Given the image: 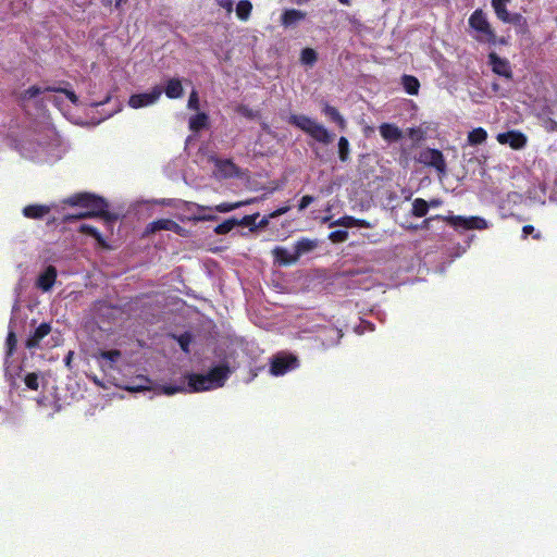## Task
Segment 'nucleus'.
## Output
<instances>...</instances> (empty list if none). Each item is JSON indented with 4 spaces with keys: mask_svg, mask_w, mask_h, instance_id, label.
Listing matches in <instances>:
<instances>
[{
    "mask_svg": "<svg viewBox=\"0 0 557 557\" xmlns=\"http://www.w3.org/2000/svg\"><path fill=\"white\" fill-rule=\"evenodd\" d=\"M65 205L71 207H82L89 211L94 218H102L106 221H115L117 216L108 211V202L104 198L89 194L78 193L63 200Z\"/></svg>",
    "mask_w": 557,
    "mask_h": 557,
    "instance_id": "1",
    "label": "nucleus"
},
{
    "mask_svg": "<svg viewBox=\"0 0 557 557\" xmlns=\"http://www.w3.org/2000/svg\"><path fill=\"white\" fill-rule=\"evenodd\" d=\"M288 122L321 144L329 145L334 140V134L307 115L292 114Z\"/></svg>",
    "mask_w": 557,
    "mask_h": 557,
    "instance_id": "2",
    "label": "nucleus"
},
{
    "mask_svg": "<svg viewBox=\"0 0 557 557\" xmlns=\"http://www.w3.org/2000/svg\"><path fill=\"white\" fill-rule=\"evenodd\" d=\"M431 220H442L447 224L455 228H463V230H485L487 228V222L485 219L480 216H462V215H454L451 212L448 215L436 214L434 216L428 218L423 221L425 225L429 224Z\"/></svg>",
    "mask_w": 557,
    "mask_h": 557,
    "instance_id": "3",
    "label": "nucleus"
},
{
    "mask_svg": "<svg viewBox=\"0 0 557 557\" xmlns=\"http://www.w3.org/2000/svg\"><path fill=\"white\" fill-rule=\"evenodd\" d=\"M468 23L469 26L479 34L475 37L476 40L486 41L492 45L496 44V34L482 9H476L473 11L468 20Z\"/></svg>",
    "mask_w": 557,
    "mask_h": 557,
    "instance_id": "4",
    "label": "nucleus"
},
{
    "mask_svg": "<svg viewBox=\"0 0 557 557\" xmlns=\"http://www.w3.org/2000/svg\"><path fill=\"white\" fill-rule=\"evenodd\" d=\"M419 163L434 168L438 173H446V161L443 152L438 149L425 148L419 152L417 158Z\"/></svg>",
    "mask_w": 557,
    "mask_h": 557,
    "instance_id": "5",
    "label": "nucleus"
},
{
    "mask_svg": "<svg viewBox=\"0 0 557 557\" xmlns=\"http://www.w3.org/2000/svg\"><path fill=\"white\" fill-rule=\"evenodd\" d=\"M297 367L298 359L296 356L290 354H278L272 359L270 372L275 376H280Z\"/></svg>",
    "mask_w": 557,
    "mask_h": 557,
    "instance_id": "6",
    "label": "nucleus"
},
{
    "mask_svg": "<svg viewBox=\"0 0 557 557\" xmlns=\"http://www.w3.org/2000/svg\"><path fill=\"white\" fill-rule=\"evenodd\" d=\"M162 95L161 86H154L149 92L134 94L128 99L129 107L139 109L153 104L159 100Z\"/></svg>",
    "mask_w": 557,
    "mask_h": 557,
    "instance_id": "7",
    "label": "nucleus"
},
{
    "mask_svg": "<svg viewBox=\"0 0 557 557\" xmlns=\"http://www.w3.org/2000/svg\"><path fill=\"white\" fill-rule=\"evenodd\" d=\"M216 176L220 178L243 177L242 170L230 159H215Z\"/></svg>",
    "mask_w": 557,
    "mask_h": 557,
    "instance_id": "8",
    "label": "nucleus"
},
{
    "mask_svg": "<svg viewBox=\"0 0 557 557\" xmlns=\"http://www.w3.org/2000/svg\"><path fill=\"white\" fill-rule=\"evenodd\" d=\"M230 373V366L225 362L211 368L205 375L209 380L210 385H212V388H218L225 384Z\"/></svg>",
    "mask_w": 557,
    "mask_h": 557,
    "instance_id": "9",
    "label": "nucleus"
},
{
    "mask_svg": "<svg viewBox=\"0 0 557 557\" xmlns=\"http://www.w3.org/2000/svg\"><path fill=\"white\" fill-rule=\"evenodd\" d=\"M171 231L177 235H182L184 232V228L176 223L175 221L171 219H159L156 221L150 222L145 231V234H153L159 231Z\"/></svg>",
    "mask_w": 557,
    "mask_h": 557,
    "instance_id": "10",
    "label": "nucleus"
},
{
    "mask_svg": "<svg viewBox=\"0 0 557 557\" xmlns=\"http://www.w3.org/2000/svg\"><path fill=\"white\" fill-rule=\"evenodd\" d=\"M488 63L492 66L494 73L499 76H504L508 79L512 78V71L510 63L507 59L500 58L496 52L488 54Z\"/></svg>",
    "mask_w": 557,
    "mask_h": 557,
    "instance_id": "11",
    "label": "nucleus"
},
{
    "mask_svg": "<svg viewBox=\"0 0 557 557\" xmlns=\"http://www.w3.org/2000/svg\"><path fill=\"white\" fill-rule=\"evenodd\" d=\"M187 379V387L186 392L189 393H198L213 389L212 385H210L209 380L205 374L198 373H189L186 375Z\"/></svg>",
    "mask_w": 557,
    "mask_h": 557,
    "instance_id": "12",
    "label": "nucleus"
},
{
    "mask_svg": "<svg viewBox=\"0 0 557 557\" xmlns=\"http://www.w3.org/2000/svg\"><path fill=\"white\" fill-rule=\"evenodd\" d=\"M497 140L500 144H509L512 149H521L527 144V137L522 133L516 131L498 134Z\"/></svg>",
    "mask_w": 557,
    "mask_h": 557,
    "instance_id": "13",
    "label": "nucleus"
},
{
    "mask_svg": "<svg viewBox=\"0 0 557 557\" xmlns=\"http://www.w3.org/2000/svg\"><path fill=\"white\" fill-rule=\"evenodd\" d=\"M51 332L50 323L44 322L39 324L36 330L28 336L25 342V347L29 350L38 348L40 342Z\"/></svg>",
    "mask_w": 557,
    "mask_h": 557,
    "instance_id": "14",
    "label": "nucleus"
},
{
    "mask_svg": "<svg viewBox=\"0 0 557 557\" xmlns=\"http://www.w3.org/2000/svg\"><path fill=\"white\" fill-rule=\"evenodd\" d=\"M57 275V269L53 265H48L37 278V287L42 292H49L55 283Z\"/></svg>",
    "mask_w": 557,
    "mask_h": 557,
    "instance_id": "15",
    "label": "nucleus"
},
{
    "mask_svg": "<svg viewBox=\"0 0 557 557\" xmlns=\"http://www.w3.org/2000/svg\"><path fill=\"white\" fill-rule=\"evenodd\" d=\"M379 131L381 136L389 143L398 141L403 138V132L401 129L392 123H382L379 126Z\"/></svg>",
    "mask_w": 557,
    "mask_h": 557,
    "instance_id": "16",
    "label": "nucleus"
},
{
    "mask_svg": "<svg viewBox=\"0 0 557 557\" xmlns=\"http://www.w3.org/2000/svg\"><path fill=\"white\" fill-rule=\"evenodd\" d=\"M272 253H273L275 262H277L281 265H290V264H295L298 261L295 252H290V251H288V249L281 247V246H276L272 250Z\"/></svg>",
    "mask_w": 557,
    "mask_h": 557,
    "instance_id": "17",
    "label": "nucleus"
},
{
    "mask_svg": "<svg viewBox=\"0 0 557 557\" xmlns=\"http://www.w3.org/2000/svg\"><path fill=\"white\" fill-rule=\"evenodd\" d=\"M305 17H306L305 12H302L300 10H296V9H288L283 12V14L281 16V23L283 26L289 27V26L296 24L297 22L305 20Z\"/></svg>",
    "mask_w": 557,
    "mask_h": 557,
    "instance_id": "18",
    "label": "nucleus"
},
{
    "mask_svg": "<svg viewBox=\"0 0 557 557\" xmlns=\"http://www.w3.org/2000/svg\"><path fill=\"white\" fill-rule=\"evenodd\" d=\"M50 212V207L46 205H28L24 207L23 214L28 219H42Z\"/></svg>",
    "mask_w": 557,
    "mask_h": 557,
    "instance_id": "19",
    "label": "nucleus"
},
{
    "mask_svg": "<svg viewBox=\"0 0 557 557\" xmlns=\"http://www.w3.org/2000/svg\"><path fill=\"white\" fill-rule=\"evenodd\" d=\"M318 246V243L317 240L314 239H310V238H306V237H302L300 238L299 240H297L295 243V255L297 256V259L299 260V258L305 255V253H308L312 250H314Z\"/></svg>",
    "mask_w": 557,
    "mask_h": 557,
    "instance_id": "20",
    "label": "nucleus"
},
{
    "mask_svg": "<svg viewBox=\"0 0 557 557\" xmlns=\"http://www.w3.org/2000/svg\"><path fill=\"white\" fill-rule=\"evenodd\" d=\"M164 92L170 99H177L183 96L184 89L180 78H171L168 81Z\"/></svg>",
    "mask_w": 557,
    "mask_h": 557,
    "instance_id": "21",
    "label": "nucleus"
},
{
    "mask_svg": "<svg viewBox=\"0 0 557 557\" xmlns=\"http://www.w3.org/2000/svg\"><path fill=\"white\" fill-rule=\"evenodd\" d=\"M322 111L332 122L336 123L341 129L346 128V120L335 107L325 103Z\"/></svg>",
    "mask_w": 557,
    "mask_h": 557,
    "instance_id": "22",
    "label": "nucleus"
},
{
    "mask_svg": "<svg viewBox=\"0 0 557 557\" xmlns=\"http://www.w3.org/2000/svg\"><path fill=\"white\" fill-rule=\"evenodd\" d=\"M401 85L408 95H418L420 88V82L416 76L405 74L401 77Z\"/></svg>",
    "mask_w": 557,
    "mask_h": 557,
    "instance_id": "23",
    "label": "nucleus"
},
{
    "mask_svg": "<svg viewBox=\"0 0 557 557\" xmlns=\"http://www.w3.org/2000/svg\"><path fill=\"white\" fill-rule=\"evenodd\" d=\"M209 116L205 112L197 113L189 119V129L199 132L208 126Z\"/></svg>",
    "mask_w": 557,
    "mask_h": 557,
    "instance_id": "24",
    "label": "nucleus"
},
{
    "mask_svg": "<svg viewBox=\"0 0 557 557\" xmlns=\"http://www.w3.org/2000/svg\"><path fill=\"white\" fill-rule=\"evenodd\" d=\"M63 85L65 86H69L70 83L69 82H62ZM46 90L48 91H51V92H60V94H63L65 95V97L75 106L78 104V97L77 95L72 90V89H69L67 87H62V86H47L46 87Z\"/></svg>",
    "mask_w": 557,
    "mask_h": 557,
    "instance_id": "25",
    "label": "nucleus"
},
{
    "mask_svg": "<svg viewBox=\"0 0 557 557\" xmlns=\"http://www.w3.org/2000/svg\"><path fill=\"white\" fill-rule=\"evenodd\" d=\"M487 139V132L483 127H476L469 132L468 134V144L470 146H478L485 143Z\"/></svg>",
    "mask_w": 557,
    "mask_h": 557,
    "instance_id": "26",
    "label": "nucleus"
},
{
    "mask_svg": "<svg viewBox=\"0 0 557 557\" xmlns=\"http://www.w3.org/2000/svg\"><path fill=\"white\" fill-rule=\"evenodd\" d=\"M78 232L94 237L101 247H107V243L102 234L95 226L89 224H82L78 227Z\"/></svg>",
    "mask_w": 557,
    "mask_h": 557,
    "instance_id": "27",
    "label": "nucleus"
},
{
    "mask_svg": "<svg viewBox=\"0 0 557 557\" xmlns=\"http://www.w3.org/2000/svg\"><path fill=\"white\" fill-rule=\"evenodd\" d=\"M507 23L515 25L518 34L524 35L529 32L527 18L520 13H513Z\"/></svg>",
    "mask_w": 557,
    "mask_h": 557,
    "instance_id": "28",
    "label": "nucleus"
},
{
    "mask_svg": "<svg viewBox=\"0 0 557 557\" xmlns=\"http://www.w3.org/2000/svg\"><path fill=\"white\" fill-rule=\"evenodd\" d=\"M429 203L422 198H416L412 202L411 214L416 218H423L428 214Z\"/></svg>",
    "mask_w": 557,
    "mask_h": 557,
    "instance_id": "29",
    "label": "nucleus"
},
{
    "mask_svg": "<svg viewBox=\"0 0 557 557\" xmlns=\"http://www.w3.org/2000/svg\"><path fill=\"white\" fill-rule=\"evenodd\" d=\"M251 11L252 4L249 0H240L236 5V15L240 21H247Z\"/></svg>",
    "mask_w": 557,
    "mask_h": 557,
    "instance_id": "30",
    "label": "nucleus"
},
{
    "mask_svg": "<svg viewBox=\"0 0 557 557\" xmlns=\"http://www.w3.org/2000/svg\"><path fill=\"white\" fill-rule=\"evenodd\" d=\"M255 201H256V198L249 199V200H246V201H237V202H234V203L222 202V203L215 206L214 210L218 211V212H221V213H226V212H231V211H233V210H235L237 208H240L243 206L252 203Z\"/></svg>",
    "mask_w": 557,
    "mask_h": 557,
    "instance_id": "31",
    "label": "nucleus"
},
{
    "mask_svg": "<svg viewBox=\"0 0 557 557\" xmlns=\"http://www.w3.org/2000/svg\"><path fill=\"white\" fill-rule=\"evenodd\" d=\"M491 3L498 20H500L504 23H507L509 18L512 16V14H510L507 10V3L494 1H491Z\"/></svg>",
    "mask_w": 557,
    "mask_h": 557,
    "instance_id": "32",
    "label": "nucleus"
},
{
    "mask_svg": "<svg viewBox=\"0 0 557 557\" xmlns=\"http://www.w3.org/2000/svg\"><path fill=\"white\" fill-rule=\"evenodd\" d=\"M237 226V219L231 218L215 226L214 232L218 235H225Z\"/></svg>",
    "mask_w": 557,
    "mask_h": 557,
    "instance_id": "33",
    "label": "nucleus"
},
{
    "mask_svg": "<svg viewBox=\"0 0 557 557\" xmlns=\"http://www.w3.org/2000/svg\"><path fill=\"white\" fill-rule=\"evenodd\" d=\"M318 60V53L312 48H305L300 53V61L306 65H313Z\"/></svg>",
    "mask_w": 557,
    "mask_h": 557,
    "instance_id": "34",
    "label": "nucleus"
},
{
    "mask_svg": "<svg viewBox=\"0 0 557 557\" xmlns=\"http://www.w3.org/2000/svg\"><path fill=\"white\" fill-rule=\"evenodd\" d=\"M338 158L342 162H346L349 158V141L344 136L338 139Z\"/></svg>",
    "mask_w": 557,
    "mask_h": 557,
    "instance_id": "35",
    "label": "nucleus"
},
{
    "mask_svg": "<svg viewBox=\"0 0 557 557\" xmlns=\"http://www.w3.org/2000/svg\"><path fill=\"white\" fill-rule=\"evenodd\" d=\"M44 92H49L48 90H46V87L45 88H41V87H38V86H30L29 88H27L26 90H24V92L22 94V99L23 100H29V99H33Z\"/></svg>",
    "mask_w": 557,
    "mask_h": 557,
    "instance_id": "36",
    "label": "nucleus"
},
{
    "mask_svg": "<svg viewBox=\"0 0 557 557\" xmlns=\"http://www.w3.org/2000/svg\"><path fill=\"white\" fill-rule=\"evenodd\" d=\"M357 219L351 215H345L342 216L335 221H333L330 226H345V227H355L356 226Z\"/></svg>",
    "mask_w": 557,
    "mask_h": 557,
    "instance_id": "37",
    "label": "nucleus"
},
{
    "mask_svg": "<svg viewBox=\"0 0 557 557\" xmlns=\"http://www.w3.org/2000/svg\"><path fill=\"white\" fill-rule=\"evenodd\" d=\"M407 135L416 143L422 141L425 138V132L421 127H410L407 129Z\"/></svg>",
    "mask_w": 557,
    "mask_h": 557,
    "instance_id": "38",
    "label": "nucleus"
},
{
    "mask_svg": "<svg viewBox=\"0 0 557 557\" xmlns=\"http://www.w3.org/2000/svg\"><path fill=\"white\" fill-rule=\"evenodd\" d=\"M16 344H17V338H16V335L13 331H10L8 333V336H7V342H5V345H7V356L8 357H11L16 348Z\"/></svg>",
    "mask_w": 557,
    "mask_h": 557,
    "instance_id": "39",
    "label": "nucleus"
},
{
    "mask_svg": "<svg viewBox=\"0 0 557 557\" xmlns=\"http://www.w3.org/2000/svg\"><path fill=\"white\" fill-rule=\"evenodd\" d=\"M348 238V232L345 230H336L330 233L329 239L332 243H344Z\"/></svg>",
    "mask_w": 557,
    "mask_h": 557,
    "instance_id": "40",
    "label": "nucleus"
},
{
    "mask_svg": "<svg viewBox=\"0 0 557 557\" xmlns=\"http://www.w3.org/2000/svg\"><path fill=\"white\" fill-rule=\"evenodd\" d=\"M25 385L32 389L37 391L39 388V379L38 375L34 372L27 373L24 379Z\"/></svg>",
    "mask_w": 557,
    "mask_h": 557,
    "instance_id": "41",
    "label": "nucleus"
},
{
    "mask_svg": "<svg viewBox=\"0 0 557 557\" xmlns=\"http://www.w3.org/2000/svg\"><path fill=\"white\" fill-rule=\"evenodd\" d=\"M161 392L164 394V395H174L176 393H183V392H186V386L184 385H171V384H168V385H162L160 387Z\"/></svg>",
    "mask_w": 557,
    "mask_h": 557,
    "instance_id": "42",
    "label": "nucleus"
},
{
    "mask_svg": "<svg viewBox=\"0 0 557 557\" xmlns=\"http://www.w3.org/2000/svg\"><path fill=\"white\" fill-rule=\"evenodd\" d=\"M177 343L181 347V349L188 354L189 352V345L191 343V335L189 333H184V334H181L178 337H177Z\"/></svg>",
    "mask_w": 557,
    "mask_h": 557,
    "instance_id": "43",
    "label": "nucleus"
},
{
    "mask_svg": "<svg viewBox=\"0 0 557 557\" xmlns=\"http://www.w3.org/2000/svg\"><path fill=\"white\" fill-rule=\"evenodd\" d=\"M258 216H259V213L245 215L240 220H237V225L255 227V223H256V220L258 219Z\"/></svg>",
    "mask_w": 557,
    "mask_h": 557,
    "instance_id": "44",
    "label": "nucleus"
},
{
    "mask_svg": "<svg viewBox=\"0 0 557 557\" xmlns=\"http://www.w3.org/2000/svg\"><path fill=\"white\" fill-rule=\"evenodd\" d=\"M102 359L115 362L121 357V351L117 349L104 350L100 354Z\"/></svg>",
    "mask_w": 557,
    "mask_h": 557,
    "instance_id": "45",
    "label": "nucleus"
},
{
    "mask_svg": "<svg viewBox=\"0 0 557 557\" xmlns=\"http://www.w3.org/2000/svg\"><path fill=\"white\" fill-rule=\"evenodd\" d=\"M89 218H94L92 214L89 212V211H83V212H79V213H76V214H67L64 216V221L65 222H72V221H77V220H83V219H89Z\"/></svg>",
    "mask_w": 557,
    "mask_h": 557,
    "instance_id": "46",
    "label": "nucleus"
},
{
    "mask_svg": "<svg viewBox=\"0 0 557 557\" xmlns=\"http://www.w3.org/2000/svg\"><path fill=\"white\" fill-rule=\"evenodd\" d=\"M187 107L191 110H198L199 109V98L196 90H193L188 98Z\"/></svg>",
    "mask_w": 557,
    "mask_h": 557,
    "instance_id": "47",
    "label": "nucleus"
},
{
    "mask_svg": "<svg viewBox=\"0 0 557 557\" xmlns=\"http://www.w3.org/2000/svg\"><path fill=\"white\" fill-rule=\"evenodd\" d=\"M314 201V197L313 196H310V195H305L299 203H298V209L300 211L305 210L307 207H309L312 202Z\"/></svg>",
    "mask_w": 557,
    "mask_h": 557,
    "instance_id": "48",
    "label": "nucleus"
},
{
    "mask_svg": "<svg viewBox=\"0 0 557 557\" xmlns=\"http://www.w3.org/2000/svg\"><path fill=\"white\" fill-rule=\"evenodd\" d=\"M289 209H290V208H289V206L281 207V208H278V209H276V210L272 211L271 213H269V218L275 219V218H277V216H280V215H283V214H285L286 212H288V211H289Z\"/></svg>",
    "mask_w": 557,
    "mask_h": 557,
    "instance_id": "49",
    "label": "nucleus"
},
{
    "mask_svg": "<svg viewBox=\"0 0 557 557\" xmlns=\"http://www.w3.org/2000/svg\"><path fill=\"white\" fill-rule=\"evenodd\" d=\"M216 3L219 7L226 10L227 13H231L233 11V1L232 0H216Z\"/></svg>",
    "mask_w": 557,
    "mask_h": 557,
    "instance_id": "50",
    "label": "nucleus"
},
{
    "mask_svg": "<svg viewBox=\"0 0 557 557\" xmlns=\"http://www.w3.org/2000/svg\"><path fill=\"white\" fill-rule=\"evenodd\" d=\"M272 218H269V214L268 215H264L258 224L255 223V227H251V230H256V228H264L269 225V222Z\"/></svg>",
    "mask_w": 557,
    "mask_h": 557,
    "instance_id": "51",
    "label": "nucleus"
},
{
    "mask_svg": "<svg viewBox=\"0 0 557 557\" xmlns=\"http://www.w3.org/2000/svg\"><path fill=\"white\" fill-rule=\"evenodd\" d=\"M429 203V208H437V207H441L443 205V200L440 199V198H434V199H431L430 201H428Z\"/></svg>",
    "mask_w": 557,
    "mask_h": 557,
    "instance_id": "52",
    "label": "nucleus"
},
{
    "mask_svg": "<svg viewBox=\"0 0 557 557\" xmlns=\"http://www.w3.org/2000/svg\"><path fill=\"white\" fill-rule=\"evenodd\" d=\"M534 231H535V230H534V226H533V225H530V224L524 225V226L522 227V233H523V236H524V237H527L528 235L533 234V233H534Z\"/></svg>",
    "mask_w": 557,
    "mask_h": 557,
    "instance_id": "53",
    "label": "nucleus"
},
{
    "mask_svg": "<svg viewBox=\"0 0 557 557\" xmlns=\"http://www.w3.org/2000/svg\"><path fill=\"white\" fill-rule=\"evenodd\" d=\"M355 227H364L369 228L371 227V224L367 220L357 219L356 226Z\"/></svg>",
    "mask_w": 557,
    "mask_h": 557,
    "instance_id": "54",
    "label": "nucleus"
},
{
    "mask_svg": "<svg viewBox=\"0 0 557 557\" xmlns=\"http://www.w3.org/2000/svg\"><path fill=\"white\" fill-rule=\"evenodd\" d=\"M239 112H240L243 115L247 116V117H252V116H253V115H252V112H251L249 109L245 108V107L240 108V109H239Z\"/></svg>",
    "mask_w": 557,
    "mask_h": 557,
    "instance_id": "55",
    "label": "nucleus"
},
{
    "mask_svg": "<svg viewBox=\"0 0 557 557\" xmlns=\"http://www.w3.org/2000/svg\"><path fill=\"white\" fill-rule=\"evenodd\" d=\"M72 355H73V352L71 351V352H69V355H67V356H66V358H65V363H66L67 366H69V364H70V362H71Z\"/></svg>",
    "mask_w": 557,
    "mask_h": 557,
    "instance_id": "56",
    "label": "nucleus"
},
{
    "mask_svg": "<svg viewBox=\"0 0 557 557\" xmlns=\"http://www.w3.org/2000/svg\"><path fill=\"white\" fill-rule=\"evenodd\" d=\"M339 3L342 4H345V5H349L350 4V0H338Z\"/></svg>",
    "mask_w": 557,
    "mask_h": 557,
    "instance_id": "57",
    "label": "nucleus"
},
{
    "mask_svg": "<svg viewBox=\"0 0 557 557\" xmlns=\"http://www.w3.org/2000/svg\"><path fill=\"white\" fill-rule=\"evenodd\" d=\"M213 219H214V216H211V215H209V216H203V218H202V220H207V221H209V220H213Z\"/></svg>",
    "mask_w": 557,
    "mask_h": 557,
    "instance_id": "58",
    "label": "nucleus"
},
{
    "mask_svg": "<svg viewBox=\"0 0 557 557\" xmlns=\"http://www.w3.org/2000/svg\"><path fill=\"white\" fill-rule=\"evenodd\" d=\"M552 124H554V127H553V129H555V128L557 127V122H555V121H552Z\"/></svg>",
    "mask_w": 557,
    "mask_h": 557,
    "instance_id": "59",
    "label": "nucleus"
},
{
    "mask_svg": "<svg viewBox=\"0 0 557 557\" xmlns=\"http://www.w3.org/2000/svg\"><path fill=\"white\" fill-rule=\"evenodd\" d=\"M540 237H541L540 233H536V234L534 235V238H540Z\"/></svg>",
    "mask_w": 557,
    "mask_h": 557,
    "instance_id": "60",
    "label": "nucleus"
},
{
    "mask_svg": "<svg viewBox=\"0 0 557 557\" xmlns=\"http://www.w3.org/2000/svg\"><path fill=\"white\" fill-rule=\"evenodd\" d=\"M119 4H120V0H117V1L115 2V5H116V7H117Z\"/></svg>",
    "mask_w": 557,
    "mask_h": 557,
    "instance_id": "61",
    "label": "nucleus"
}]
</instances>
